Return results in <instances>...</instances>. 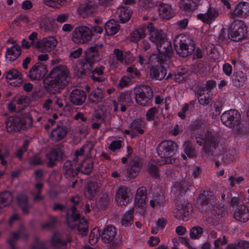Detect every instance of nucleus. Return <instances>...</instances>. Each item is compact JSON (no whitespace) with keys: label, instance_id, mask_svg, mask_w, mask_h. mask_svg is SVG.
<instances>
[{"label":"nucleus","instance_id":"f257e3e1","mask_svg":"<svg viewBox=\"0 0 249 249\" xmlns=\"http://www.w3.org/2000/svg\"><path fill=\"white\" fill-rule=\"evenodd\" d=\"M149 32L148 38L155 45L156 51L152 53L153 59H156L160 65L153 66L150 70V75L152 78L161 80L163 79L167 73L165 67L169 58L171 56L172 49L171 42L165 36L161 30L155 28L152 23L147 26Z\"/></svg>","mask_w":249,"mask_h":249},{"label":"nucleus","instance_id":"f03ea898","mask_svg":"<svg viewBox=\"0 0 249 249\" xmlns=\"http://www.w3.org/2000/svg\"><path fill=\"white\" fill-rule=\"evenodd\" d=\"M68 74V70L65 66H59L53 69L49 77L44 81L47 90L51 93L59 92L65 85Z\"/></svg>","mask_w":249,"mask_h":249},{"label":"nucleus","instance_id":"7ed1b4c3","mask_svg":"<svg viewBox=\"0 0 249 249\" xmlns=\"http://www.w3.org/2000/svg\"><path fill=\"white\" fill-rule=\"evenodd\" d=\"M178 146L172 141H165L157 148L158 155L161 158L160 164H171L175 160Z\"/></svg>","mask_w":249,"mask_h":249},{"label":"nucleus","instance_id":"20e7f679","mask_svg":"<svg viewBox=\"0 0 249 249\" xmlns=\"http://www.w3.org/2000/svg\"><path fill=\"white\" fill-rule=\"evenodd\" d=\"M197 143L203 145V148L206 153L213 151L218 144L219 137L217 134L200 129L196 137Z\"/></svg>","mask_w":249,"mask_h":249},{"label":"nucleus","instance_id":"39448f33","mask_svg":"<svg viewBox=\"0 0 249 249\" xmlns=\"http://www.w3.org/2000/svg\"><path fill=\"white\" fill-rule=\"evenodd\" d=\"M67 222L70 227L77 229L79 232L85 235L87 232L88 224L86 220L80 218L74 206L71 207L67 216Z\"/></svg>","mask_w":249,"mask_h":249},{"label":"nucleus","instance_id":"423d86ee","mask_svg":"<svg viewBox=\"0 0 249 249\" xmlns=\"http://www.w3.org/2000/svg\"><path fill=\"white\" fill-rule=\"evenodd\" d=\"M174 45L177 52L182 57L188 56L195 50L191 39L183 35H179L175 38Z\"/></svg>","mask_w":249,"mask_h":249},{"label":"nucleus","instance_id":"0eeeda50","mask_svg":"<svg viewBox=\"0 0 249 249\" xmlns=\"http://www.w3.org/2000/svg\"><path fill=\"white\" fill-rule=\"evenodd\" d=\"M33 120L31 116L27 115L22 119L18 117H9L5 122L6 130L9 132H17L22 128L30 127L32 125Z\"/></svg>","mask_w":249,"mask_h":249},{"label":"nucleus","instance_id":"6e6552de","mask_svg":"<svg viewBox=\"0 0 249 249\" xmlns=\"http://www.w3.org/2000/svg\"><path fill=\"white\" fill-rule=\"evenodd\" d=\"M240 114L235 110L225 111L221 116L222 123L226 126L232 128L236 133H239L242 129L240 126Z\"/></svg>","mask_w":249,"mask_h":249},{"label":"nucleus","instance_id":"1a4fd4ad","mask_svg":"<svg viewBox=\"0 0 249 249\" xmlns=\"http://www.w3.org/2000/svg\"><path fill=\"white\" fill-rule=\"evenodd\" d=\"M91 37V30L88 27L80 26L73 31L72 40L75 44H83L90 41Z\"/></svg>","mask_w":249,"mask_h":249},{"label":"nucleus","instance_id":"9d476101","mask_svg":"<svg viewBox=\"0 0 249 249\" xmlns=\"http://www.w3.org/2000/svg\"><path fill=\"white\" fill-rule=\"evenodd\" d=\"M246 26L241 20H234L231 25L229 31V36L233 41L243 40L246 35Z\"/></svg>","mask_w":249,"mask_h":249},{"label":"nucleus","instance_id":"9b49d317","mask_svg":"<svg viewBox=\"0 0 249 249\" xmlns=\"http://www.w3.org/2000/svg\"><path fill=\"white\" fill-rule=\"evenodd\" d=\"M135 92V101L141 106H146L150 103V100L152 96V91L150 87L142 85L136 88Z\"/></svg>","mask_w":249,"mask_h":249},{"label":"nucleus","instance_id":"f8f14e48","mask_svg":"<svg viewBox=\"0 0 249 249\" xmlns=\"http://www.w3.org/2000/svg\"><path fill=\"white\" fill-rule=\"evenodd\" d=\"M56 40L52 36L44 38L34 43V47L38 51L43 53L51 52L56 46Z\"/></svg>","mask_w":249,"mask_h":249},{"label":"nucleus","instance_id":"ddd939ff","mask_svg":"<svg viewBox=\"0 0 249 249\" xmlns=\"http://www.w3.org/2000/svg\"><path fill=\"white\" fill-rule=\"evenodd\" d=\"M48 71L46 65L37 63L30 69L29 77L32 80H40L44 77Z\"/></svg>","mask_w":249,"mask_h":249},{"label":"nucleus","instance_id":"4468645a","mask_svg":"<svg viewBox=\"0 0 249 249\" xmlns=\"http://www.w3.org/2000/svg\"><path fill=\"white\" fill-rule=\"evenodd\" d=\"M5 77L7 82L13 86H19L23 82L22 73L15 69L7 71Z\"/></svg>","mask_w":249,"mask_h":249},{"label":"nucleus","instance_id":"2eb2a0df","mask_svg":"<svg viewBox=\"0 0 249 249\" xmlns=\"http://www.w3.org/2000/svg\"><path fill=\"white\" fill-rule=\"evenodd\" d=\"M231 18H247L249 16V3L242 2L238 3L233 11L229 13Z\"/></svg>","mask_w":249,"mask_h":249},{"label":"nucleus","instance_id":"dca6fc26","mask_svg":"<svg viewBox=\"0 0 249 249\" xmlns=\"http://www.w3.org/2000/svg\"><path fill=\"white\" fill-rule=\"evenodd\" d=\"M218 15L219 12L217 9L210 7L206 13L199 14L197 17L203 22L210 25L216 19Z\"/></svg>","mask_w":249,"mask_h":249},{"label":"nucleus","instance_id":"f3484780","mask_svg":"<svg viewBox=\"0 0 249 249\" xmlns=\"http://www.w3.org/2000/svg\"><path fill=\"white\" fill-rule=\"evenodd\" d=\"M132 196L128 188L121 187L116 192V200L119 205H125L129 202V198Z\"/></svg>","mask_w":249,"mask_h":249},{"label":"nucleus","instance_id":"a211bd4d","mask_svg":"<svg viewBox=\"0 0 249 249\" xmlns=\"http://www.w3.org/2000/svg\"><path fill=\"white\" fill-rule=\"evenodd\" d=\"M177 212L179 216H181L183 220H187V218L191 216L189 203L184 200H178L176 204Z\"/></svg>","mask_w":249,"mask_h":249},{"label":"nucleus","instance_id":"6ab92c4d","mask_svg":"<svg viewBox=\"0 0 249 249\" xmlns=\"http://www.w3.org/2000/svg\"><path fill=\"white\" fill-rule=\"evenodd\" d=\"M97 8V5L94 1L88 0L79 7L78 12L83 16H87L94 13Z\"/></svg>","mask_w":249,"mask_h":249},{"label":"nucleus","instance_id":"aec40b11","mask_svg":"<svg viewBox=\"0 0 249 249\" xmlns=\"http://www.w3.org/2000/svg\"><path fill=\"white\" fill-rule=\"evenodd\" d=\"M234 217L236 220L245 222L249 219V211L248 208L244 205H240L236 209Z\"/></svg>","mask_w":249,"mask_h":249},{"label":"nucleus","instance_id":"412c9836","mask_svg":"<svg viewBox=\"0 0 249 249\" xmlns=\"http://www.w3.org/2000/svg\"><path fill=\"white\" fill-rule=\"evenodd\" d=\"M159 6L158 11L161 18L168 19L174 16L175 13L171 5L162 3Z\"/></svg>","mask_w":249,"mask_h":249},{"label":"nucleus","instance_id":"4be33fe9","mask_svg":"<svg viewBox=\"0 0 249 249\" xmlns=\"http://www.w3.org/2000/svg\"><path fill=\"white\" fill-rule=\"evenodd\" d=\"M116 231L113 226H107L103 231L101 238L102 240L107 243L112 242L114 239Z\"/></svg>","mask_w":249,"mask_h":249},{"label":"nucleus","instance_id":"5701e85b","mask_svg":"<svg viewBox=\"0 0 249 249\" xmlns=\"http://www.w3.org/2000/svg\"><path fill=\"white\" fill-rule=\"evenodd\" d=\"M146 189L144 187L139 188L136 192L135 197V209L136 207L143 209L145 205Z\"/></svg>","mask_w":249,"mask_h":249},{"label":"nucleus","instance_id":"b1692460","mask_svg":"<svg viewBox=\"0 0 249 249\" xmlns=\"http://www.w3.org/2000/svg\"><path fill=\"white\" fill-rule=\"evenodd\" d=\"M67 128L65 126H57L53 129L50 135V138L53 141L58 142L62 140L66 136Z\"/></svg>","mask_w":249,"mask_h":249},{"label":"nucleus","instance_id":"393cba45","mask_svg":"<svg viewBox=\"0 0 249 249\" xmlns=\"http://www.w3.org/2000/svg\"><path fill=\"white\" fill-rule=\"evenodd\" d=\"M86 99V95L83 90L75 89L70 95V100L72 103L76 105H81Z\"/></svg>","mask_w":249,"mask_h":249},{"label":"nucleus","instance_id":"a878e982","mask_svg":"<svg viewBox=\"0 0 249 249\" xmlns=\"http://www.w3.org/2000/svg\"><path fill=\"white\" fill-rule=\"evenodd\" d=\"M142 164L138 157L135 158L131 164V167L127 172L126 176L131 178H134L137 176L140 171Z\"/></svg>","mask_w":249,"mask_h":249},{"label":"nucleus","instance_id":"bb28decb","mask_svg":"<svg viewBox=\"0 0 249 249\" xmlns=\"http://www.w3.org/2000/svg\"><path fill=\"white\" fill-rule=\"evenodd\" d=\"M20 54V47L18 45H15L6 49L5 57L7 60L12 61L15 60Z\"/></svg>","mask_w":249,"mask_h":249},{"label":"nucleus","instance_id":"cd10ccee","mask_svg":"<svg viewBox=\"0 0 249 249\" xmlns=\"http://www.w3.org/2000/svg\"><path fill=\"white\" fill-rule=\"evenodd\" d=\"M78 172V167H75L71 161H66L63 166V173L66 178L74 177Z\"/></svg>","mask_w":249,"mask_h":249},{"label":"nucleus","instance_id":"c85d7f7f","mask_svg":"<svg viewBox=\"0 0 249 249\" xmlns=\"http://www.w3.org/2000/svg\"><path fill=\"white\" fill-rule=\"evenodd\" d=\"M131 13V10L128 8L122 7L117 9L116 16L121 22L125 23L129 19Z\"/></svg>","mask_w":249,"mask_h":249},{"label":"nucleus","instance_id":"c756f323","mask_svg":"<svg viewBox=\"0 0 249 249\" xmlns=\"http://www.w3.org/2000/svg\"><path fill=\"white\" fill-rule=\"evenodd\" d=\"M48 164L53 167L56 160H60L62 157V152L60 150L54 149L47 155Z\"/></svg>","mask_w":249,"mask_h":249},{"label":"nucleus","instance_id":"7c9ffc66","mask_svg":"<svg viewBox=\"0 0 249 249\" xmlns=\"http://www.w3.org/2000/svg\"><path fill=\"white\" fill-rule=\"evenodd\" d=\"M105 28L108 35H113L118 32L120 26L114 19H111L106 23Z\"/></svg>","mask_w":249,"mask_h":249},{"label":"nucleus","instance_id":"2f4dec72","mask_svg":"<svg viewBox=\"0 0 249 249\" xmlns=\"http://www.w3.org/2000/svg\"><path fill=\"white\" fill-rule=\"evenodd\" d=\"M103 97V90L101 89L97 88L92 91L89 96V99L93 103H98L102 101Z\"/></svg>","mask_w":249,"mask_h":249},{"label":"nucleus","instance_id":"473e14b6","mask_svg":"<svg viewBox=\"0 0 249 249\" xmlns=\"http://www.w3.org/2000/svg\"><path fill=\"white\" fill-rule=\"evenodd\" d=\"M77 167L78 171L84 174L89 175L92 171L93 162L90 160H85Z\"/></svg>","mask_w":249,"mask_h":249},{"label":"nucleus","instance_id":"72a5a7b5","mask_svg":"<svg viewBox=\"0 0 249 249\" xmlns=\"http://www.w3.org/2000/svg\"><path fill=\"white\" fill-rule=\"evenodd\" d=\"M12 196L10 192L6 191L0 194V208H3L10 203Z\"/></svg>","mask_w":249,"mask_h":249},{"label":"nucleus","instance_id":"f704fd0d","mask_svg":"<svg viewBox=\"0 0 249 249\" xmlns=\"http://www.w3.org/2000/svg\"><path fill=\"white\" fill-rule=\"evenodd\" d=\"M188 189L187 183L185 181L176 183L174 187L172 188V191L177 196L184 193Z\"/></svg>","mask_w":249,"mask_h":249},{"label":"nucleus","instance_id":"c9c22d12","mask_svg":"<svg viewBox=\"0 0 249 249\" xmlns=\"http://www.w3.org/2000/svg\"><path fill=\"white\" fill-rule=\"evenodd\" d=\"M160 190L157 191V193L154 194L153 199L150 201V205L152 207H158L163 204L165 201L163 195L158 193Z\"/></svg>","mask_w":249,"mask_h":249},{"label":"nucleus","instance_id":"e433bc0d","mask_svg":"<svg viewBox=\"0 0 249 249\" xmlns=\"http://www.w3.org/2000/svg\"><path fill=\"white\" fill-rule=\"evenodd\" d=\"M98 187V185L96 183L93 182H89L86 187V196L89 198L94 196Z\"/></svg>","mask_w":249,"mask_h":249},{"label":"nucleus","instance_id":"4c0bfd02","mask_svg":"<svg viewBox=\"0 0 249 249\" xmlns=\"http://www.w3.org/2000/svg\"><path fill=\"white\" fill-rule=\"evenodd\" d=\"M198 94V100L199 103L202 105H207L212 99V97L203 90H199L197 91Z\"/></svg>","mask_w":249,"mask_h":249},{"label":"nucleus","instance_id":"58836bf2","mask_svg":"<svg viewBox=\"0 0 249 249\" xmlns=\"http://www.w3.org/2000/svg\"><path fill=\"white\" fill-rule=\"evenodd\" d=\"M28 101L27 97L24 95H18L14 98V102H15L20 111L27 106Z\"/></svg>","mask_w":249,"mask_h":249},{"label":"nucleus","instance_id":"ea45409f","mask_svg":"<svg viewBox=\"0 0 249 249\" xmlns=\"http://www.w3.org/2000/svg\"><path fill=\"white\" fill-rule=\"evenodd\" d=\"M17 200L18 203L22 209V211L27 213L29 207L27 196L24 194L20 195L18 196Z\"/></svg>","mask_w":249,"mask_h":249},{"label":"nucleus","instance_id":"a19ab883","mask_svg":"<svg viewBox=\"0 0 249 249\" xmlns=\"http://www.w3.org/2000/svg\"><path fill=\"white\" fill-rule=\"evenodd\" d=\"M145 28L144 27H141L134 31L131 34V39L136 42L140 39L144 38L146 36Z\"/></svg>","mask_w":249,"mask_h":249},{"label":"nucleus","instance_id":"79ce46f5","mask_svg":"<svg viewBox=\"0 0 249 249\" xmlns=\"http://www.w3.org/2000/svg\"><path fill=\"white\" fill-rule=\"evenodd\" d=\"M187 70L185 69H180L178 70L174 75V79L178 83L185 81L188 77Z\"/></svg>","mask_w":249,"mask_h":249},{"label":"nucleus","instance_id":"37998d69","mask_svg":"<svg viewBox=\"0 0 249 249\" xmlns=\"http://www.w3.org/2000/svg\"><path fill=\"white\" fill-rule=\"evenodd\" d=\"M249 249V242L241 240L235 244H230L225 249Z\"/></svg>","mask_w":249,"mask_h":249},{"label":"nucleus","instance_id":"c03bdc74","mask_svg":"<svg viewBox=\"0 0 249 249\" xmlns=\"http://www.w3.org/2000/svg\"><path fill=\"white\" fill-rule=\"evenodd\" d=\"M133 210H131L124 215L122 220V225L125 227L130 226L133 223Z\"/></svg>","mask_w":249,"mask_h":249},{"label":"nucleus","instance_id":"a18cd8bd","mask_svg":"<svg viewBox=\"0 0 249 249\" xmlns=\"http://www.w3.org/2000/svg\"><path fill=\"white\" fill-rule=\"evenodd\" d=\"M203 229L199 226L192 228L190 231V237L192 239H199L203 233Z\"/></svg>","mask_w":249,"mask_h":249},{"label":"nucleus","instance_id":"49530a36","mask_svg":"<svg viewBox=\"0 0 249 249\" xmlns=\"http://www.w3.org/2000/svg\"><path fill=\"white\" fill-rule=\"evenodd\" d=\"M179 6L185 11H192L195 9V4H193L190 0H180Z\"/></svg>","mask_w":249,"mask_h":249},{"label":"nucleus","instance_id":"de8ad7c7","mask_svg":"<svg viewBox=\"0 0 249 249\" xmlns=\"http://www.w3.org/2000/svg\"><path fill=\"white\" fill-rule=\"evenodd\" d=\"M100 236L99 229L98 228L93 229L90 232L89 235V243L91 245H95Z\"/></svg>","mask_w":249,"mask_h":249},{"label":"nucleus","instance_id":"09e8293b","mask_svg":"<svg viewBox=\"0 0 249 249\" xmlns=\"http://www.w3.org/2000/svg\"><path fill=\"white\" fill-rule=\"evenodd\" d=\"M93 61L90 58H86L81 62V67L84 71H90L92 70Z\"/></svg>","mask_w":249,"mask_h":249},{"label":"nucleus","instance_id":"8fccbe9b","mask_svg":"<svg viewBox=\"0 0 249 249\" xmlns=\"http://www.w3.org/2000/svg\"><path fill=\"white\" fill-rule=\"evenodd\" d=\"M52 245L54 247L57 248L66 245V242H62L60 238V235L58 233H55L53 235L52 237L51 240Z\"/></svg>","mask_w":249,"mask_h":249},{"label":"nucleus","instance_id":"3c124183","mask_svg":"<svg viewBox=\"0 0 249 249\" xmlns=\"http://www.w3.org/2000/svg\"><path fill=\"white\" fill-rule=\"evenodd\" d=\"M65 0H45V4L53 8H59L64 2Z\"/></svg>","mask_w":249,"mask_h":249},{"label":"nucleus","instance_id":"603ef678","mask_svg":"<svg viewBox=\"0 0 249 249\" xmlns=\"http://www.w3.org/2000/svg\"><path fill=\"white\" fill-rule=\"evenodd\" d=\"M184 152L189 157H193L196 156L195 150L192 148L191 144L188 142H185L183 144Z\"/></svg>","mask_w":249,"mask_h":249},{"label":"nucleus","instance_id":"864d4df0","mask_svg":"<svg viewBox=\"0 0 249 249\" xmlns=\"http://www.w3.org/2000/svg\"><path fill=\"white\" fill-rule=\"evenodd\" d=\"M43 185L41 183H37L35 185V193L36 194L34 197V201H38L42 199V196L39 195L42 189Z\"/></svg>","mask_w":249,"mask_h":249},{"label":"nucleus","instance_id":"5fc2aeb1","mask_svg":"<svg viewBox=\"0 0 249 249\" xmlns=\"http://www.w3.org/2000/svg\"><path fill=\"white\" fill-rule=\"evenodd\" d=\"M131 100L130 94L129 92H123L120 94L119 103L122 104H126Z\"/></svg>","mask_w":249,"mask_h":249},{"label":"nucleus","instance_id":"6e6d98bb","mask_svg":"<svg viewBox=\"0 0 249 249\" xmlns=\"http://www.w3.org/2000/svg\"><path fill=\"white\" fill-rule=\"evenodd\" d=\"M158 112V109L156 107H152L148 110L146 114V120L148 121L154 120L155 118V115Z\"/></svg>","mask_w":249,"mask_h":249},{"label":"nucleus","instance_id":"4d7b16f0","mask_svg":"<svg viewBox=\"0 0 249 249\" xmlns=\"http://www.w3.org/2000/svg\"><path fill=\"white\" fill-rule=\"evenodd\" d=\"M131 79L127 76H123L119 80L117 87L120 88H124L128 86L131 83Z\"/></svg>","mask_w":249,"mask_h":249},{"label":"nucleus","instance_id":"13d9d810","mask_svg":"<svg viewBox=\"0 0 249 249\" xmlns=\"http://www.w3.org/2000/svg\"><path fill=\"white\" fill-rule=\"evenodd\" d=\"M113 53L116 59L122 64H124V54L123 52L118 49H115L113 51Z\"/></svg>","mask_w":249,"mask_h":249},{"label":"nucleus","instance_id":"bf43d9fd","mask_svg":"<svg viewBox=\"0 0 249 249\" xmlns=\"http://www.w3.org/2000/svg\"><path fill=\"white\" fill-rule=\"evenodd\" d=\"M160 242V238L158 236H150L147 244L149 247H153L158 245Z\"/></svg>","mask_w":249,"mask_h":249},{"label":"nucleus","instance_id":"052dcab7","mask_svg":"<svg viewBox=\"0 0 249 249\" xmlns=\"http://www.w3.org/2000/svg\"><path fill=\"white\" fill-rule=\"evenodd\" d=\"M227 244V241L225 236H223L222 238H218L214 242V246L215 249H219L221 246L225 245Z\"/></svg>","mask_w":249,"mask_h":249},{"label":"nucleus","instance_id":"680f3d73","mask_svg":"<svg viewBox=\"0 0 249 249\" xmlns=\"http://www.w3.org/2000/svg\"><path fill=\"white\" fill-rule=\"evenodd\" d=\"M235 151L231 150V151H227L223 154V158L225 159L226 162H229V161L232 160L234 158Z\"/></svg>","mask_w":249,"mask_h":249},{"label":"nucleus","instance_id":"e2e57ef3","mask_svg":"<svg viewBox=\"0 0 249 249\" xmlns=\"http://www.w3.org/2000/svg\"><path fill=\"white\" fill-rule=\"evenodd\" d=\"M245 77L243 73L236 75L234 80V85L236 86H241L244 83Z\"/></svg>","mask_w":249,"mask_h":249},{"label":"nucleus","instance_id":"0e129e2a","mask_svg":"<svg viewBox=\"0 0 249 249\" xmlns=\"http://www.w3.org/2000/svg\"><path fill=\"white\" fill-rule=\"evenodd\" d=\"M149 173L154 178H158L159 176V170L154 164H151L148 169Z\"/></svg>","mask_w":249,"mask_h":249},{"label":"nucleus","instance_id":"69168bd1","mask_svg":"<svg viewBox=\"0 0 249 249\" xmlns=\"http://www.w3.org/2000/svg\"><path fill=\"white\" fill-rule=\"evenodd\" d=\"M122 142L120 140L112 142L109 146V148L112 151L119 149L121 147Z\"/></svg>","mask_w":249,"mask_h":249},{"label":"nucleus","instance_id":"338daca9","mask_svg":"<svg viewBox=\"0 0 249 249\" xmlns=\"http://www.w3.org/2000/svg\"><path fill=\"white\" fill-rule=\"evenodd\" d=\"M223 71L227 76H231L232 71L231 65L228 63L224 64L223 66Z\"/></svg>","mask_w":249,"mask_h":249},{"label":"nucleus","instance_id":"774afa93","mask_svg":"<svg viewBox=\"0 0 249 249\" xmlns=\"http://www.w3.org/2000/svg\"><path fill=\"white\" fill-rule=\"evenodd\" d=\"M9 155V153L8 151L5 150L4 152H2V151L0 150V160H1V164L3 165L7 164V162L5 159L8 158Z\"/></svg>","mask_w":249,"mask_h":249}]
</instances>
